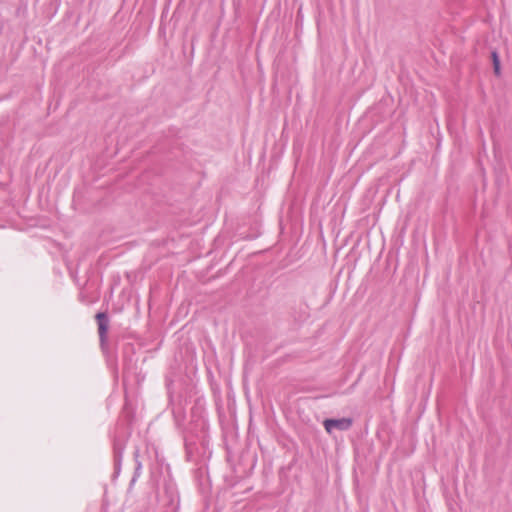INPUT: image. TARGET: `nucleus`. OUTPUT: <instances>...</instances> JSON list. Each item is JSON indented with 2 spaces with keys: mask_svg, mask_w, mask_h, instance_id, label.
<instances>
[{
  "mask_svg": "<svg viewBox=\"0 0 512 512\" xmlns=\"http://www.w3.org/2000/svg\"><path fill=\"white\" fill-rule=\"evenodd\" d=\"M323 424L325 430L331 434L334 430L344 431L349 429L352 425V421L349 418L326 419Z\"/></svg>",
  "mask_w": 512,
  "mask_h": 512,
  "instance_id": "1",
  "label": "nucleus"
},
{
  "mask_svg": "<svg viewBox=\"0 0 512 512\" xmlns=\"http://www.w3.org/2000/svg\"><path fill=\"white\" fill-rule=\"evenodd\" d=\"M97 321H98V330H99V336L101 341H104V338L106 336L107 330H108V320L104 313H98L96 315Z\"/></svg>",
  "mask_w": 512,
  "mask_h": 512,
  "instance_id": "2",
  "label": "nucleus"
},
{
  "mask_svg": "<svg viewBox=\"0 0 512 512\" xmlns=\"http://www.w3.org/2000/svg\"><path fill=\"white\" fill-rule=\"evenodd\" d=\"M492 55H493V61H494V70L498 74L499 69H500L499 60H498L497 54L495 52H493Z\"/></svg>",
  "mask_w": 512,
  "mask_h": 512,
  "instance_id": "3",
  "label": "nucleus"
}]
</instances>
